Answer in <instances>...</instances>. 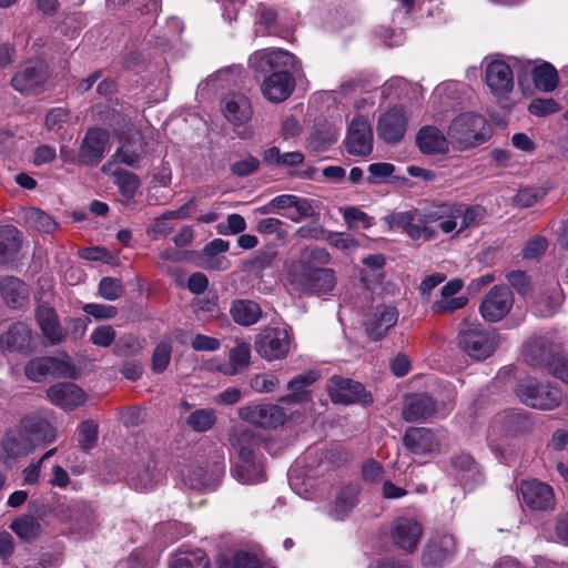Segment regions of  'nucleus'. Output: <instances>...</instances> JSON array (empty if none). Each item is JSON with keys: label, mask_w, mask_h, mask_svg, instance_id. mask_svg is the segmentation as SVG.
Wrapping results in <instances>:
<instances>
[{"label": "nucleus", "mask_w": 568, "mask_h": 568, "mask_svg": "<svg viewBox=\"0 0 568 568\" xmlns=\"http://www.w3.org/2000/svg\"><path fill=\"white\" fill-rule=\"evenodd\" d=\"M318 379V374L315 371H308L294 376L287 383V389L291 394L278 398L281 404H303L311 399L310 393L306 390L308 386Z\"/></svg>", "instance_id": "72a5a7b5"}, {"label": "nucleus", "mask_w": 568, "mask_h": 568, "mask_svg": "<svg viewBox=\"0 0 568 568\" xmlns=\"http://www.w3.org/2000/svg\"><path fill=\"white\" fill-rule=\"evenodd\" d=\"M456 477L466 490H471L484 483L485 476L471 455L460 453L452 458Z\"/></svg>", "instance_id": "cd10ccee"}, {"label": "nucleus", "mask_w": 568, "mask_h": 568, "mask_svg": "<svg viewBox=\"0 0 568 568\" xmlns=\"http://www.w3.org/2000/svg\"><path fill=\"white\" fill-rule=\"evenodd\" d=\"M455 207L459 212L458 215L456 214V220L462 219L457 233L478 225L485 213V210L479 205L467 206L466 204L455 203Z\"/></svg>", "instance_id": "3c124183"}, {"label": "nucleus", "mask_w": 568, "mask_h": 568, "mask_svg": "<svg viewBox=\"0 0 568 568\" xmlns=\"http://www.w3.org/2000/svg\"><path fill=\"white\" fill-rule=\"evenodd\" d=\"M20 250L19 231L11 225L0 227V264L12 260Z\"/></svg>", "instance_id": "79ce46f5"}, {"label": "nucleus", "mask_w": 568, "mask_h": 568, "mask_svg": "<svg viewBox=\"0 0 568 568\" xmlns=\"http://www.w3.org/2000/svg\"><path fill=\"white\" fill-rule=\"evenodd\" d=\"M503 424L506 432L509 434L526 432L530 426L526 416L514 412L505 413L503 416Z\"/></svg>", "instance_id": "0e129e2a"}, {"label": "nucleus", "mask_w": 568, "mask_h": 568, "mask_svg": "<svg viewBox=\"0 0 568 568\" xmlns=\"http://www.w3.org/2000/svg\"><path fill=\"white\" fill-rule=\"evenodd\" d=\"M398 321V311L392 305H378L367 316L365 331L373 341L383 339Z\"/></svg>", "instance_id": "412c9836"}, {"label": "nucleus", "mask_w": 568, "mask_h": 568, "mask_svg": "<svg viewBox=\"0 0 568 568\" xmlns=\"http://www.w3.org/2000/svg\"><path fill=\"white\" fill-rule=\"evenodd\" d=\"M486 84L493 94L506 98L514 88V75L510 67L504 61H493L486 68Z\"/></svg>", "instance_id": "a878e982"}, {"label": "nucleus", "mask_w": 568, "mask_h": 568, "mask_svg": "<svg viewBox=\"0 0 568 568\" xmlns=\"http://www.w3.org/2000/svg\"><path fill=\"white\" fill-rule=\"evenodd\" d=\"M467 304V298L464 296L458 297H442L432 305V311L436 314H452L455 311L463 308Z\"/></svg>", "instance_id": "69168bd1"}, {"label": "nucleus", "mask_w": 568, "mask_h": 568, "mask_svg": "<svg viewBox=\"0 0 568 568\" xmlns=\"http://www.w3.org/2000/svg\"><path fill=\"white\" fill-rule=\"evenodd\" d=\"M158 479L154 460H146L132 466L128 473V483L135 490H145Z\"/></svg>", "instance_id": "e433bc0d"}, {"label": "nucleus", "mask_w": 568, "mask_h": 568, "mask_svg": "<svg viewBox=\"0 0 568 568\" xmlns=\"http://www.w3.org/2000/svg\"><path fill=\"white\" fill-rule=\"evenodd\" d=\"M407 119L400 108H394L383 113L377 122V134L386 143L399 142L406 132Z\"/></svg>", "instance_id": "4be33fe9"}, {"label": "nucleus", "mask_w": 568, "mask_h": 568, "mask_svg": "<svg viewBox=\"0 0 568 568\" xmlns=\"http://www.w3.org/2000/svg\"><path fill=\"white\" fill-rule=\"evenodd\" d=\"M327 393L335 404L359 403L368 406L373 403V396L365 387L356 381L334 375L327 382Z\"/></svg>", "instance_id": "1a4fd4ad"}, {"label": "nucleus", "mask_w": 568, "mask_h": 568, "mask_svg": "<svg viewBox=\"0 0 568 568\" xmlns=\"http://www.w3.org/2000/svg\"><path fill=\"white\" fill-rule=\"evenodd\" d=\"M1 296L11 308L21 307L28 300L26 284L18 277L8 276L0 282Z\"/></svg>", "instance_id": "4c0bfd02"}, {"label": "nucleus", "mask_w": 568, "mask_h": 568, "mask_svg": "<svg viewBox=\"0 0 568 568\" xmlns=\"http://www.w3.org/2000/svg\"><path fill=\"white\" fill-rule=\"evenodd\" d=\"M216 568H262L258 558L247 551H237L232 558L221 557Z\"/></svg>", "instance_id": "8fccbe9b"}, {"label": "nucleus", "mask_w": 568, "mask_h": 568, "mask_svg": "<svg viewBox=\"0 0 568 568\" xmlns=\"http://www.w3.org/2000/svg\"><path fill=\"white\" fill-rule=\"evenodd\" d=\"M172 344L170 341H161L152 355V371L155 374L163 373L171 361Z\"/></svg>", "instance_id": "864d4df0"}, {"label": "nucleus", "mask_w": 568, "mask_h": 568, "mask_svg": "<svg viewBox=\"0 0 568 568\" xmlns=\"http://www.w3.org/2000/svg\"><path fill=\"white\" fill-rule=\"evenodd\" d=\"M21 423L32 438L33 447L41 443H52L57 437L54 428L42 418L27 417Z\"/></svg>", "instance_id": "ea45409f"}, {"label": "nucleus", "mask_w": 568, "mask_h": 568, "mask_svg": "<svg viewBox=\"0 0 568 568\" xmlns=\"http://www.w3.org/2000/svg\"><path fill=\"white\" fill-rule=\"evenodd\" d=\"M546 194L545 187H525L516 193L514 203L518 207H530L540 202Z\"/></svg>", "instance_id": "5fc2aeb1"}, {"label": "nucleus", "mask_w": 568, "mask_h": 568, "mask_svg": "<svg viewBox=\"0 0 568 568\" xmlns=\"http://www.w3.org/2000/svg\"><path fill=\"white\" fill-rule=\"evenodd\" d=\"M146 145L148 142L141 133H132L121 142V145L112 155V160L115 163L132 169H140L141 162L146 153Z\"/></svg>", "instance_id": "aec40b11"}, {"label": "nucleus", "mask_w": 568, "mask_h": 568, "mask_svg": "<svg viewBox=\"0 0 568 568\" xmlns=\"http://www.w3.org/2000/svg\"><path fill=\"white\" fill-rule=\"evenodd\" d=\"M519 399L536 409L550 410L561 403V392L550 385H544L535 379H527L517 386Z\"/></svg>", "instance_id": "6e6552de"}, {"label": "nucleus", "mask_w": 568, "mask_h": 568, "mask_svg": "<svg viewBox=\"0 0 568 568\" xmlns=\"http://www.w3.org/2000/svg\"><path fill=\"white\" fill-rule=\"evenodd\" d=\"M532 81L537 89L544 92H552L558 85V73L556 68L545 62L532 70Z\"/></svg>", "instance_id": "37998d69"}, {"label": "nucleus", "mask_w": 568, "mask_h": 568, "mask_svg": "<svg viewBox=\"0 0 568 568\" xmlns=\"http://www.w3.org/2000/svg\"><path fill=\"white\" fill-rule=\"evenodd\" d=\"M36 318L42 334L52 345H58L65 339L58 314L53 307L45 303L40 304L36 311Z\"/></svg>", "instance_id": "473e14b6"}, {"label": "nucleus", "mask_w": 568, "mask_h": 568, "mask_svg": "<svg viewBox=\"0 0 568 568\" xmlns=\"http://www.w3.org/2000/svg\"><path fill=\"white\" fill-rule=\"evenodd\" d=\"M337 141V133L333 130H327L326 132L316 130L310 136V146L316 151L321 152L326 150L328 146L334 144Z\"/></svg>", "instance_id": "338daca9"}, {"label": "nucleus", "mask_w": 568, "mask_h": 568, "mask_svg": "<svg viewBox=\"0 0 568 568\" xmlns=\"http://www.w3.org/2000/svg\"><path fill=\"white\" fill-rule=\"evenodd\" d=\"M254 348L268 362L284 358L290 351V335L284 328H264L256 335Z\"/></svg>", "instance_id": "9b49d317"}, {"label": "nucleus", "mask_w": 568, "mask_h": 568, "mask_svg": "<svg viewBox=\"0 0 568 568\" xmlns=\"http://www.w3.org/2000/svg\"><path fill=\"white\" fill-rule=\"evenodd\" d=\"M216 423V414L212 408H200L192 412L185 419V424L196 433H206Z\"/></svg>", "instance_id": "a18cd8bd"}, {"label": "nucleus", "mask_w": 568, "mask_h": 568, "mask_svg": "<svg viewBox=\"0 0 568 568\" xmlns=\"http://www.w3.org/2000/svg\"><path fill=\"white\" fill-rule=\"evenodd\" d=\"M416 144L425 155L447 154L449 146H452L448 134L445 135L434 125H425L418 130Z\"/></svg>", "instance_id": "c85d7f7f"}, {"label": "nucleus", "mask_w": 568, "mask_h": 568, "mask_svg": "<svg viewBox=\"0 0 568 568\" xmlns=\"http://www.w3.org/2000/svg\"><path fill=\"white\" fill-rule=\"evenodd\" d=\"M326 242L335 248L342 251H354L359 246V243L346 232H331L326 236Z\"/></svg>", "instance_id": "680f3d73"}, {"label": "nucleus", "mask_w": 568, "mask_h": 568, "mask_svg": "<svg viewBox=\"0 0 568 568\" xmlns=\"http://www.w3.org/2000/svg\"><path fill=\"white\" fill-rule=\"evenodd\" d=\"M1 447L9 458L16 459L31 453L33 450V443L20 422L18 426L6 433Z\"/></svg>", "instance_id": "7c9ffc66"}, {"label": "nucleus", "mask_w": 568, "mask_h": 568, "mask_svg": "<svg viewBox=\"0 0 568 568\" xmlns=\"http://www.w3.org/2000/svg\"><path fill=\"white\" fill-rule=\"evenodd\" d=\"M10 528L26 541H31L38 538L41 534V525L39 520L31 515H24L14 519L11 523Z\"/></svg>", "instance_id": "49530a36"}, {"label": "nucleus", "mask_w": 568, "mask_h": 568, "mask_svg": "<svg viewBox=\"0 0 568 568\" xmlns=\"http://www.w3.org/2000/svg\"><path fill=\"white\" fill-rule=\"evenodd\" d=\"M239 417L262 428H276L284 424L286 413L277 404L247 405L239 409Z\"/></svg>", "instance_id": "dca6fc26"}, {"label": "nucleus", "mask_w": 568, "mask_h": 568, "mask_svg": "<svg viewBox=\"0 0 568 568\" xmlns=\"http://www.w3.org/2000/svg\"><path fill=\"white\" fill-rule=\"evenodd\" d=\"M362 487L358 483L343 486L327 506V515L335 521H344L359 503Z\"/></svg>", "instance_id": "6ab92c4d"}, {"label": "nucleus", "mask_w": 568, "mask_h": 568, "mask_svg": "<svg viewBox=\"0 0 568 568\" xmlns=\"http://www.w3.org/2000/svg\"><path fill=\"white\" fill-rule=\"evenodd\" d=\"M423 535L419 523L412 518H397L392 528V538L396 546L407 552H414Z\"/></svg>", "instance_id": "393cba45"}, {"label": "nucleus", "mask_w": 568, "mask_h": 568, "mask_svg": "<svg viewBox=\"0 0 568 568\" xmlns=\"http://www.w3.org/2000/svg\"><path fill=\"white\" fill-rule=\"evenodd\" d=\"M26 219L31 226L43 233H52L58 227L57 222L40 209H30L26 214Z\"/></svg>", "instance_id": "603ef678"}, {"label": "nucleus", "mask_w": 568, "mask_h": 568, "mask_svg": "<svg viewBox=\"0 0 568 568\" xmlns=\"http://www.w3.org/2000/svg\"><path fill=\"white\" fill-rule=\"evenodd\" d=\"M50 77V68L43 60L29 59L18 65L10 84L22 95H34L44 91Z\"/></svg>", "instance_id": "0eeeda50"}, {"label": "nucleus", "mask_w": 568, "mask_h": 568, "mask_svg": "<svg viewBox=\"0 0 568 568\" xmlns=\"http://www.w3.org/2000/svg\"><path fill=\"white\" fill-rule=\"evenodd\" d=\"M417 211L420 213L422 224L442 221L439 229L443 233H450L457 227L456 214L459 212L455 207V202H432L418 207Z\"/></svg>", "instance_id": "a211bd4d"}, {"label": "nucleus", "mask_w": 568, "mask_h": 568, "mask_svg": "<svg viewBox=\"0 0 568 568\" xmlns=\"http://www.w3.org/2000/svg\"><path fill=\"white\" fill-rule=\"evenodd\" d=\"M343 220L348 229H355L362 224L363 229H369L374 220L357 206H348L343 211Z\"/></svg>", "instance_id": "4d7b16f0"}, {"label": "nucleus", "mask_w": 568, "mask_h": 568, "mask_svg": "<svg viewBox=\"0 0 568 568\" xmlns=\"http://www.w3.org/2000/svg\"><path fill=\"white\" fill-rule=\"evenodd\" d=\"M33 335L31 328L22 322L13 323L0 336V347L3 352L29 355L33 352Z\"/></svg>", "instance_id": "5701e85b"}, {"label": "nucleus", "mask_w": 568, "mask_h": 568, "mask_svg": "<svg viewBox=\"0 0 568 568\" xmlns=\"http://www.w3.org/2000/svg\"><path fill=\"white\" fill-rule=\"evenodd\" d=\"M79 445L80 447L88 452L98 440V424L93 420H84L79 425Z\"/></svg>", "instance_id": "13d9d810"}, {"label": "nucleus", "mask_w": 568, "mask_h": 568, "mask_svg": "<svg viewBox=\"0 0 568 568\" xmlns=\"http://www.w3.org/2000/svg\"><path fill=\"white\" fill-rule=\"evenodd\" d=\"M390 227L402 231L413 241L428 242L437 237V231L428 224L420 223V213L417 209L393 213L387 217Z\"/></svg>", "instance_id": "f8f14e48"}, {"label": "nucleus", "mask_w": 568, "mask_h": 568, "mask_svg": "<svg viewBox=\"0 0 568 568\" xmlns=\"http://www.w3.org/2000/svg\"><path fill=\"white\" fill-rule=\"evenodd\" d=\"M278 252L275 245H266L258 250L250 262V266L254 271H263L273 265Z\"/></svg>", "instance_id": "6e6d98bb"}, {"label": "nucleus", "mask_w": 568, "mask_h": 568, "mask_svg": "<svg viewBox=\"0 0 568 568\" xmlns=\"http://www.w3.org/2000/svg\"><path fill=\"white\" fill-rule=\"evenodd\" d=\"M74 371L68 362L58 357H37L31 359L24 367V375L32 382H41L47 376L67 377Z\"/></svg>", "instance_id": "f3484780"}, {"label": "nucleus", "mask_w": 568, "mask_h": 568, "mask_svg": "<svg viewBox=\"0 0 568 568\" xmlns=\"http://www.w3.org/2000/svg\"><path fill=\"white\" fill-rule=\"evenodd\" d=\"M564 302V294L558 284L547 288L538 300V312L541 316H551Z\"/></svg>", "instance_id": "de8ad7c7"}, {"label": "nucleus", "mask_w": 568, "mask_h": 568, "mask_svg": "<svg viewBox=\"0 0 568 568\" xmlns=\"http://www.w3.org/2000/svg\"><path fill=\"white\" fill-rule=\"evenodd\" d=\"M437 412L436 400L427 394H412L405 398L402 417L408 423L426 422Z\"/></svg>", "instance_id": "b1692460"}, {"label": "nucleus", "mask_w": 568, "mask_h": 568, "mask_svg": "<svg viewBox=\"0 0 568 568\" xmlns=\"http://www.w3.org/2000/svg\"><path fill=\"white\" fill-rule=\"evenodd\" d=\"M280 385L274 374H255L250 379L251 388L256 393H272Z\"/></svg>", "instance_id": "e2e57ef3"}, {"label": "nucleus", "mask_w": 568, "mask_h": 568, "mask_svg": "<svg viewBox=\"0 0 568 568\" xmlns=\"http://www.w3.org/2000/svg\"><path fill=\"white\" fill-rule=\"evenodd\" d=\"M455 551V539L452 535L445 534L432 538L422 555L424 566L437 567L447 560Z\"/></svg>", "instance_id": "c756f323"}, {"label": "nucleus", "mask_w": 568, "mask_h": 568, "mask_svg": "<svg viewBox=\"0 0 568 568\" xmlns=\"http://www.w3.org/2000/svg\"><path fill=\"white\" fill-rule=\"evenodd\" d=\"M47 396L52 404L65 410H72L85 402L84 392L71 382H61L50 386Z\"/></svg>", "instance_id": "bb28decb"}, {"label": "nucleus", "mask_w": 568, "mask_h": 568, "mask_svg": "<svg viewBox=\"0 0 568 568\" xmlns=\"http://www.w3.org/2000/svg\"><path fill=\"white\" fill-rule=\"evenodd\" d=\"M110 135L101 128L87 130L78 152V160L85 166H97L106 152Z\"/></svg>", "instance_id": "2eb2a0df"}, {"label": "nucleus", "mask_w": 568, "mask_h": 568, "mask_svg": "<svg viewBox=\"0 0 568 568\" xmlns=\"http://www.w3.org/2000/svg\"><path fill=\"white\" fill-rule=\"evenodd\" d=\"M231 371L229 374H236L250 365L251 345L244 341L236 339L235 346L229 352Z\"/></svg>", "instance_id": "09e8293b"}, {"label": "nucleus", "mask_w": 568, "mask_h": 568, "mask_svg": "<svg viewBox=\"0 0 568 568\" xmlns=\"http://www.w3.org/2000/svg\"><path fill=\"white\" fill-rule=\"evenodd\" d=\"M124 293V287L120 280L114 277H103L99 283V294L108 301H115Z\"/></svg>", "instance_id": "bf43d9fd"}, {"label": "nucleus", "mask_w": 568, "mask_h": 568, "mask_svg": "<svg viewBox=\"0 0 568 568\" xmlns=\"http://www.w3.org/2000/svg\"><path fill=\"white\" fill-rule=\"evenodd\" d=\"M222 112L234 125H242L252 118V106L247 97L242 93H230L222 100Z\"/></svg>", "instance_id": "2f4dec72"}, {"label": "nucleus", "mask_w": 568, "mask_h": 568, "mask_svg": "<svg viewBox=\"0 0 568 568\" xmlns=\"http://www.w3.org/2000/svg\"><path fill=\"white\" fill-rule=\"evenodd\" d=\"M447 134L454 150L467 151L487 142L491 136V128L483 115L465 112L450 121Z\"/></svg>", "instance_id": "f03ea898"}, {"label": "nucleus", "mask_w": 568, "mask_h": 568, "mask_svg": "<svg viewBox=\"0 0 568 568\" xmlns=\"http://www.w3.org/2000/svg\"><path fill=\"white\" fill-rule=\"evenodd\" d=\"M230 314L236 324L241 326H251L261 320L262 308L254 301L235 300L231 303Z\"/></svg>", "instance_id": "c9c22d12"}, {"label": "nucleus", "mask_w": 568, "mask_h": 568, "mask_svg": "<svg viewBox=\"0 0 568 568\" xmlns=\"http://www.w3.org/2000/svg\"><path fill=\"white\" fill-rule=\"evenodd\" d=\"M337 283L336 273L333 268L315 266L311 276L307 296H323L333 292Z\"/></svg>", "instance_id": "58836bf2"}, {"label": "nucleus", "mask_w": 568, "mask_h": 568, "mask_svg": "<svg viewBox=\"0 0 568 568\" xmlns=\"http://www.w3.org/2000/svg\"><path fill=\"white\" fill-rule=\"evenodd\" d=\"M199 258L200 265L205 270L224 271L231 265V262L226 256L212 253L209 250H203Z\"/></svg>", "instance_id": "052dcab7"}, {"label": "nucleus", "mask_w": 568, "mask_h": 568, "mask_svg": "<svg viewBox=\"0 0 568 568\" xmlns=\"http://www.w3.org/2000/svg\"><path fill=\"white\" fill-rule=\"evenodd\" d=\"M373 131L368 120L362 115L354 118L344 141L348 154L367 156L373 151Z\"/></svg>", "instance_id": "ddd939ff"}, {"label": "nucleus", "mask_w": 568, "mask_h": 568, "mask_svg": "<svg viewBox=\"0 0 568 568\" xmlns=\"http://www.w3.org/2000/svg\"><path fill=\"white\" fill-rule=\"evenodd\" d=\"M169 568H211V561L202 549L178 551L171 557Z\"/></svg>", "instance_id": "a19ab883"}, {"label": "nucleus", "mask_w": 568, "mask_h": 568, "mask_svg": "<svg viewBox=\"0 0 568 568\" xmlns=\"http://www.w3.org/2000/svg\"><path fill=\"white\" fill-rule=\"evenodd\" d=\"M404 446L413 454H426L438 446L432 429L425 427H410L403 436Z\"/></svg>", "instance_id": "f704fd0d"}, {"label": "nucleus", "mask_w": 568, "mask_h": 568, "mask_svg": "<svg viewBox=\"0 0 568 568\" xmlns=\"http://www.w3.org/2000/svg\"><path fill=\"white\" fill-rule=\"evenodd\" d=\"M331 254L323 247H305L300 257L286 267V283L291 294L307 296L311 276L315 266H325L331 262Z\"/></svg>", "instance_id": "7ed1b4c3"}, {"label": "nucleus", "mask_w": 568, "mask_h": 568, "mask_svg": "<svg viewBox=\"0 0 568 568\" xmlns=\"http://www.w3.org/2000/svg\"><path fill=\"white\" fill-rule=\"evenodd\" d=\"M524 358L532 367L546 368L549 374L568 384V363L552 351L549 339L535 336L524 344Z\"/></svg>", "instance_id": "20e7f679"}, {"label": "nucleus", "mask_w": 568, "mask_h": 568, "mask_svg": "<svg viewBox=\"0 0 568 568\" xmlns=\"http://www.w3.org/2000/svg\"><path fill=\"white\" fill-rule=\"evenodd\" d=\"M523 504L534 511H552L556 506L555 493L550 485L538 479H524L517 488Z\"/></svg>", "instance_id": "9d476101"}, {"label": "nucleus", "mask_w": 568, "mask_h": 568, "mask_svg": "<svg viewBox=\"0 0 568 568\" xmlns=\"http://www.w3.org/2000/svg\"><path fill=\"white\" fill-rule=\"evenodd\" d=\"M112 175L121 195L126 200L133 199L141 186L139 176L124 169L115 170Z\"/></svg>", "instance_id": "c03bdc74"}, {"label": "nucleus", "mask_w": 568, "mask_h": 568, "mask_svg": "<svg viewBox=\"0 0 568 568\" xmlns=\"http://www.w3.org/2000/svg\"><path fill=\"white\" fill-rule=\"evenodd\" d=\"M254 75L263 77L261 91L272 103H281L294 92V75L302 69L300 60L284 49L266 48L254 51L248 58Z\"/></svg>", "instance_id": "f257e3e1"}, {"label": "nucleus", "mask_w": 568, "mask_h": 568, "mask_svg": "<svg viewBox=\"0 0 568 568\" xmlns=\"http://www.w3.org/2000/svg\"><path fill=\"white\" fill-rule=\"evenodd\" d=\"M457 342L459 348L476 361L490 357L500 344L496 329H486L481 324H464L459 329Z\"/></svg>", "instance_id": "39448f33"}, {"label": "nucleus", "mask_w": 568, "mask_h": 568, "mask_svg": "<svg viewBox=\"0 0 568 568\" xmlns=\"http://www.w3.org/2000/svg\"><path fill=\"white\" fill-rule=\"evenodd\" d=\"M233 447L237 450L241 463L235 467L234 474L244 484H257L265 479L262 460L256 459L253 449V436L248 430L235 434L231 438Z\"/></svg>", "instance_id": "423d86ee"}, {"label": "nucleus", "mask_w": 568, "mask_h": 568, "mask_svg": "<svg viewBox=\"0 0 568 568\" xmlns=\"http://www.w3.org/2000/svg\"><path fill=\"white\" fill-rule=\"evenodd\" d=\"M514 296L506 285L494 286L480 303L479 311L486 322L495 323L503 320L511 310Z\"/></svg>", "instance_id": "4468645a"}, {"label": "nucleus", "mask_w": 568, "mask_h": 568, "mask_svg": "<svg viewBox=\"0 0 568 568\" xmlns=\"http://www.w3.org/2000/svg\"><path fill=\"white\" fill-rule=\"evenodd\" d=\"M395 172V165L387 162L372 163L368 166L367 182L369 184H377L383 182L386 178Z\"/></svg>", "instance_id": "774afa93"}]
</instances>
